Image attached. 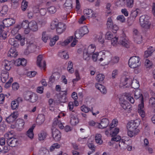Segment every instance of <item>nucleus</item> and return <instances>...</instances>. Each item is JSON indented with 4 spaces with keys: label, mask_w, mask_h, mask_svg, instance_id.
I'll use <instances>...</instances> for the list:
<instances>
[{
    "label": "nucleus",
    "mask_w": 155,
    "mask_h": 155,
    "mask_svg": "<svg viewBox=\"0 0 155 155\" xmlns=\"http://www.w3.org/2000/svg\"><path fill=\"white\" fill-rule=\"evenodd\" d=\"M134 97L136 99H140V100L141 103L138 106V112L142 117H144L145 115V112L144 111L143 98L140 90H137L135 91Z\"/></svg>",
    "instance_id": "nucleus-1"
},
{
    "label": "nucleus",
    "mask_w": 155,
    "mask_h": 155,
    "mask_svg": "<svg viewBox=\"0 0 155 155\" xmlns=\"http://www.w3.org/2000/svg\"><path fill=\"white\" fill-rule=\"evenodd\" d=\"M8 42L10 45L13 46V47L18 48L19 46L18 41L16 40L15 38H11L8 41Z\"/></svg>",
    "instance_id": "nucleus-25"
},
{
    "label": "nucleus",
    "mask_w": 155,
    "mask_h": 155,
    "mask_svg": "<svg viewBox=\"0 0 155 155\" xmlns=\"http://www.w3.org/2000/svg\"><path fill=\"white\" fill-rule=\"evenodd\" d=\"M120 105L123 109L127 112L130 111L132 109L130 104L126 101H124L121 103Z\"/></svg>",
    "instance_id": "nucleus-17"
},
{
    "label": "nucleus",
    "mask_w": 155,
    "mask_h": 155,
    "mask_svg": "<svg viewBox=\"0 0 155 155\" xmlns=\"http://www.w3.org/2000/svg\"><path fill=\"white\" fill-rule=\"evenodd\" d=\"M121 84L124 86L127 85L126 87L131 85L132 87L134 89L137 88L139 87V81L136 79H133L132 80V78H125L123 80L122 79Z\"/></svg>",
    "instance_id": "nucleus-2"
},
{
    "label": "nucleus",
    "mask_w": 155,
    "mask_h": 155,
    "mask_svg": "<svg viewBox=\"0 0 155 155\" xmlns=\"http://www.w3.org/2000/svg\"><path fill=\"white\" fill-rule=\"evenodd\" d=\"M113 25L112 20L111 17H109L107 19V27L108 28L111 29Z\"/></svg>",
    "instance_id": "nucleus-45"
},
{
    "label": "nucleus",
    "mask_w": 155,
    "mask_h": 155,
    "mask_svg": "<svg viewBox=\"0 0 155 155\" xmlns=\"http://www.w3.org/2000/svg\"><path fill=\"white\" fill-rule=\"evenodd\" d=\"M21 29V27L19 25H17L14 27L11 31V33L13 35L16 34L18 31L19 29Z\"/></svg>",
    "instance_id": "nucleus-46"
},
{
    "label": "nucleus",
    "mask_w": 155,
    "mask_h": 155,
    "mask_svg": "<svg viewBox=\"0 0 155 155\" xmlns=\"http://www.w3.org/2000/svg\"><path fill=\"white\" fill-rule=\"evenodd\" d=\"M75 74L76 76V78L74 79L73 80V81L74 83L76 81H78L80 79V78L79 77V74L78 71L76 70L75 71Z\"/></svg>",
    "instance_id": "nucleus-58"
},
{
    "label": "nucleus",
    "mask_w": 155,
    "mask_h": 155,
    "mask_svg": "<svg viewBox=\"0 0 155 155\" xmlns=\"http://www.w3.org/2000/svg\"><path fill=\"white\" fill-rule=\"evenodd\" d=\"M24 125V121L23 119H19L18 120L16 124V126H18V128L21 130L23 128Z\"/></svg>",
    "instance_id": "nucleus-32"
},
{
    "label": "nucleus",
    "mask_w": 155,
    "mask_h": 155,
    "mask_svg": "<svg viewBox=\"0 0 155 155\" xmlns=\"http://www.w3.org/2000/svg\"><path fill=\"white\" fill-rule=\"evenodd\" d=\"M139 132V130H128L127 134L130 137H133L137 135Z\"/></svg>",
    "instance_id": "nucleus-29"
},
{
    "label": "nucleus",
    "mask_w": 155,
    "mask_h": 155,
    "mask_svg": "<svg viewBox=\"0 0 155 155\" xmlns=\"http://www.w3.org/2000/svg\"><path fill=\"white\" fill-rule=\"evenodd\" d=\"M59 38L58 36L55 35L53 38H51L49 44L50 46H52L54 45L56 42L58 40Z\"/></svg>",
    "instance_id": "nucleus-41"
},
{
    "label": "nucleus",
    "mask_w": 155,
    "mask_h": 155,
    "mask_svg": "<svg viewBox=\"0 0 155 155\" xmlns=\"http://www.w3.org/2000/svg\"><path fill=\"white\" fill-rule=\"evenodd\" d=\"M58 23L55 21H53L51 22V29H54L56 28Z\"/></svg>",
    "instance_id": "nucleus-61"
},
{
    "label": "nucleus",
    "mask_w": 155,
    "mask_h": 155,
    "mask_svg": "<svg viewBox=\"0 0 155 155\" xmlns=\"http://www.w3.org/2000/svg\"><path fill=\"white\" fill-rule=\"evenodd\" d=\"M29 28L31 30L33 31H36L38 30V25L37 22L34 21L29 22Z\"/></svg>",
    "instance_id": "nucleus-18"
},
{
    "label": "nucleus",
    "mask_w": 155,
    "mask_h": 155,
    "mask_svg": "<svg viewBox=\"0 0 155 155\" xmlns=\"http://www.w3.org/2000/svg\"><path fill=\"white\" fill-rule=\"evenodd\" d=\"M52 136L54 140L56 141L59 140L61 138V134L58 129L54 128L52 129Z\"/></svg>",
    "instance_id": "nucleus-10"
},
{
    "label": "nucleus",
    "mask_w": 155,
    "mask_h": 155,
    "mask_svg": "<svg viewBox=\"0 0 155 155\" xmlns=\"http://www.w3.org/2000/svg\"><path fill=\"white\" fill-rule=\"evenodd\" d=\"M152 65V63L149 60L147 59L145 61V65L147 68H150Z\"/></svg>",
    "instance_id": "nucleus-59"
},
{
    "label": "nucleus",
    "mask_w": 155,
    "mask_h": 155,
    "mask_svg": "<svg viewBox=\"0 0 155 155\" xmlns=\"http://www.w3.org/2000/svg\"><path fill=\"white\" fill-rule=\"evenodd\" d=\"M154 49H153L152 47H149V48L147 50L145 51L144 57L145 58H148L151 55Z\"/></svg>",
    "instance_id": "nucleus-33"
},
{
    "label": "nucleus",
    "mask_w": 155,
    "mask_h": 155,
    "mask_svg": "<svg viewBox=\"0 0 155 155\" xmlns=\"http://www.w3.org/2000/svg\"><path fill=\"white\" fill-rule=\"evenodd\" d=\"M118 43L126 48L129 47V42L125 35L123 33L119 37Z\"/></svg>",
    "instance_id": "nucleus-7"
},
{
    "label": "nucleus",
    "mask_w": 155,
    "mask_h": 155,
    "mask_svg": "<svg viewBox=\"0 0 155 155\" xmlns=\"http://www.w3.org/2000/svg\"><path fill=\"white\" fill-rule=\"evenodd\" d=\"M81 109L82 111L85 113H87L90 110V108L85 105L82 106L81 107Z\"/></svg>",
    "instance_id": "nucleus-57"
},
{
    "label": "nucleus",
    "mask_w": 155,
    "mask_h": 155,
    "mask_svg": "<svg viewBox=\"0 0 155 155\" xmlns=\"http://www.w3.org/2000/svg\"><path fill=\"white\" fill-rule=\"evenodd\" d=\"M27 45L28 49L32 51H33L36 48V43L33 38L27 41Z\"/></svg>",
    "instance_id": "nucleus-14"
},
{
    "label": "nucleus",
    "mask_w": 155,
    "mask_h": 155,
    "mask_svg": "<svg viewBox=\"0 0 155 155\" xmlns=\"http://www.w3.org/2000/svg\"><path fill=\"white\" fill-rule=\"evenodd\" d=\"M105 78L104 75L102 74H100L97 75L96 79L98 82L102 81Z\"/></svg>",
    "instance_id": "nucleus-48"
},
{
    "label": "nucleus",
    "mask_w": 155,
    "mask_h": 155,
    "mask_svg": "<svg viewBox=\"0 0 155 155\" xmlns=\"http://www.w3.org/2000/svg\"><path fill=\"white\" fill-rule=\"evenodd\" d=\"M109 124V120L107 118H104L101 120L100 123H97V124L99 128L103 129L106 127Z\"/></svg>",
    "instance_id": "nucleus-8"
},
{
    "label": "nucleus",
    "mask_w": 155,
    "mask_h": 155,
    "mask_svg": "<svg viewBox=\"0 0 155 155\" xmlns=\"http://www.w3.org/2000/svg\"><path fill=\"white\" fill-rule=\"evenodd\" d=\"M96 47L95 45H89L87 49H85L84 50L87 52L92 55L94 53Z\"/></svg>",
    "instance_id": "nucleus-24"
},
{
    "label": "nucleus",
    "mask_w": 155,
    "mask_h": 155,
    "mask_svg": "<svg viewBox=\"0 0 155 155\" xmlns=\"http://www.w3.org/2000/svg\"><path fill=\"white\" fill-rule=\"evenodd\" d=\"M48 11V13L51 14H53L55 13L56 11V8L53 6H50L47 8Z\"/></svg>",
    "instance_id": "nucleus-47"
},
{
    "label": "nucleus",
    "mask_w": 155,
    "mask_h": 155,
    "mask_svg": "<svg viewBox=\"0 0 155 155\" xmlns=\"http://www.w3.org/2000/svg\"><path fill=\"white\" fill-rule=\"evenodd\" d=\"M58 55L63 59H67L69 58L68 54L65 51H61L59 52Z\"/></svg>",
    "instance_id": "nucleus-35"
},
{
    "label": "nucleus",
    "mask_w": 155,
    "mask_h": 155,
    "mask_svg": "<svg viewBox=\"0 0 155 155\" xmlns=\"http://www.w3.org/2000/svg\"><path fill=\"white\" fill-rule=\"evenodd\" d=\"M28 7V2L25 0H23L21 3V9L23 11H25Z\"/></svg>",
    "instance_id": "nucleus-54"
},
{
    "label": "nucleus",
    "mask_w": 155,
    "mask_h": 155,
    "mask_svg": "<svg viewBox=\"0 0 155 155\" xmlns=\"http://www.w3.org/2000/svg\"><path fill=\"white\" fill-rule=\"evenodd\" d=\"M59 78V74L55 73H54L49 78V81L51 83H53L55 80H58Z\"/></svg>",
    "instance_id": "nucleus-34"
},
{
    "label": "nucleus",
    "mask_w": 155,
    "mask_h": 155,
    "mask_svg": "<svg viewBox=\"0 0 155 155\" xmlns=\"http://www.w3.org/2000/svg\"><path fill=\"white\" fill-rule=\"evenodd\" d=\"M84 12L85 15H88V17H89L95 18L96 17L95 14L93 12L91 9H84Z\"/></svg>",
    "instance_id": "nucleus-20"
},
{
    "label": "nucleus",
    "mask_w": 155,
    "mask_h": 155,
    "mask_svg": "<svg viewBox=\"0 0 155 155\" xmlns=\"http://www.w3.org/2000/svg\"><path fill=\"white\" fill-rule=\"evenodd\" d=\"M28 98H27L32 103L35 102L38 99V97L36 94H31L29 95H28Z\"/></svg>",
    "instance_id": "nucleus-30"
},
{
    "label": "nucleus",
    "mask_w": 155,
    "mask_h": 155,
    "mask_svg": "<svg viewBox=\"0 0 155 155\" xmlns=\"http://www.w3.org/2000/svg\"><path fill=\"white\" fill-rule=\"evenodd\" d=\"M7 143L9 146L12 147H15L18 144V139L13 137L7 139Z\"/></svg>",
    "instance_id": "nucleus-11"
},
{
    "label": "nucleus",
    "mask_w": 155,
    "mask_h": 155,
    "mask_svg": "<svg viewBox=\"0 0 155 155\" xmlns=\"http://www.w3.org/2000/svg\"><path fill=\"white\" fill-rule=\"evenodd\" d=\"M119 58L118 57L115 56L112 58L110 62V63L111 64L114 65L117 63L119 62Z\"/></svg>",
    "instance_id": "nucleus-50"
},
{
    "label": "nucleus",
    "mask_w": 155,
    "mask_h": 155,
    "mask_svg": "<svg viewBox=\"0 0 155 155\" xmlns=\"http://www.w3.org/2000/svg\"><path fill=\"white\" fill-rule=\"evenodd\" d=\"M29 23L27 20H24L23 21L20 25H19L21 27V28H26L29 27Z\"/></svg>",
    "instance_id": "nucleus-39"
},
{
    "label": "nucleus",
    "mask_w": 155,
    "mask_h": 155,
    "mask_svg": "<svg viewBox=\"0 0 155 155\" xmlns=\"http://www.w3.org/2000/svg\"><path fill=\"white\" fill-rule=\"evenodd\" d=\"M8 9L7 6H4L2 7V10L0 11V13L2 15H5L8 11Z\"/></svg>",
    "instance_id": "nucleus-64"
},
{
    "label": "nucleus",
    "mask_w": 155,
    "mask_h": 155,
    "mask_svg": "<svg viewBox=\"0 0 155 155\" xmlns=\"http://www.w3.org/2000/svg\"><path fill=\"white\" fill-rule=\"evenodd\" d=\"M15 22V21L13 18H10L4 19L3 24L5 27H9L14 24Z\"/></svg>",
    "instance_id": "nucleus-16"
},
{
    "label": "nucleus",
    "mask_w": 155,
    "mask_h": 155,
    "mask_svg": "<svg viewBox=\"0 0 155 155\" xmlns=\"http://www.w3.org/2000/svg\"><path fill=\"white\" fill-rule=\"evenodd\" d=\"M140 22L141 26L144 28L147 29L150 28L151 23L145 15H143L140 17Z\"/></svg>",
    "instance_id": "nucleus-5"
},
{
    "label": "nucleus",
    "mask_w": 155,
    "mask_h": 155,
    "mask_svg": "<svg viewBox=\"0 0 155 155\" xmlns=\"http://www.w3.org/2000/svg\"><path fill=\"white\" fill-rule=\"evenodd\" d=\"M134 39L135 41L139 44L142 41V37L140 35H138L137 36H134Z\"/></svg>",
    "instance_id": "nucleus-51"
},
{
    "label": "nucleus",
    "mask_w": 155,
    "mask_h": 155,
    "mask_svg": "<svg viewBox=\"0 0 155 155\" xmlns=\"http://www.w3.org/2000/svg\"><path fill=\"white\" fill-rule=\"evenodd\" d=\"M117 123L118 121L117 119L113 120L112 121V123L110 124V128L111 129L116 127L117 124Z\"/></svg>",
    "instance_id": "nucleus-60"
},
{
    "label": "nucleus",
    "mask_w": 155,
    "mask_h": 155,
    "mask_svg": "<svg viewBox=\"0 0 155 155\" xmlns=\"http://www.w3.org/2000/svg\"><path fill=\"white\" fill-rule=\"evenodd\" d=\"M65 25L63 23H58L56 28V32L58 34H61L63 33L66 29Z\"/></svg>",
    "instance_id": "nucleus-13"
},
{
    "label": "nucleus",
    "mask_w": 155,
    "mask_h": 155,
    "mask_svg": "<svg viewBox=\"0 0 155 155\" xmlns=\"http://www.w3.org/2000/svg\"><path fill=\"white\" fill-rule=\"evenodd\" d=\"M61 146L58 143H55L52 145L50 147V151H53L55 149H58L60 148Z\"/></svg>",
    "instance_id": "nucleus-52"
},
{
    "label": "nucleus",
    "mask_w": 155,
    "mask_h": 155,
    "mask_svg": "<svg viewBox=\"0 0 155 155\" xmlns=\"http://www.w3.org/2000/svg\"><path fill=\"white\" fill-rule=\"evenodd\" d=\"M70 123L73 126L76 125L79 122L78 119L75 116L72 114L70 115Z\"/></svg>",
    "instance_id": "nucleus-26"
},
{
    "label": "nucleus",
    "mask_w": 155,
    "mask_h": 155,
    "mask_svg": "<svg viewBox=\"0 0 155 155\" xmlns=\"http://www.w3.org/2000/svg\"><path fill=\"white\" fill-rule=\"evenodd\" d=\"M15 48H13L12 47L10 49L8 53V56L11 57H15L18 55L17 52L15 49Z\"/></svg>",
    "instance_id": "nucleus-22"
},
{
    "label": "nucleus",
    "mask_w": 155,
    "mask_h": 155,
    "mask_svg": "<svg viewBox=\"0 0 155 155\" xmlns=\"http://www.w3.org/2000/svg\"><path fill=\"white\" fill-rule=\"evenodd\" d=\"M73 64L71 61H69L68 63V66L67 68L68 71L70 73H72L74 71L73 68Z\"/></svg>",
    "instance_id": "nucleus-40"
},
{
    "label": "nucleus",
    "mask_w": 155,
    "mask_h": 155,
    "mask_svg": "<svg viewBox=\"0 0 155 155\" xmlns=\"http://www.w3.org/2000/svg\"><path fill=\"white\" fill-rule=\"evenodd\" d=\"M91 55V54H89L85 50H84L83 58L84 60L88 61L90 59Z\"/></svg>",
    "instance_id": "nucleus-37"
},
{
    "label": "nucleus",
    "mask_w": 155,
    "mask_h": 155,
    "mask_svg": "<svg viewBox=\"0 0 155 155\" xmlns=\"http://www.w3.org/2000/svg\"><path fill=\"white\" fill-rule=\"evenodd\" d=\"M72 0H66L64 5V7L65 10L70 9L72 8Z\"/></svg>",
    "instance_id": "nucleus-23"
},
{
    "label": "nucleus",
    "mask_w": 155,
    "mask_h": 155,
    "mask_svg": "<svg viewBox=\"0 0 155 155\" xmlns=\"http://www.w3.org/2000/svg\"><path fill=\"white\" fill-rule=\"evenodd\" d=\"M45 121V118L43 115H38L37 119L36 121L39 124H42Z\"/></svg>",
    "instance_id": "nucleus-44"
},
{
    "label": "nucleus",
    "mask_w": 155,
    "mask_h": 155,
    "mask_svg": "<svg viewBox=\"0 0 155 155\" xmlns=\"http://www.w3.org/2000/svg\"><path fill=\"white\" fill-rule=\"evenodd\" d=\"M17 115V112H14L6 118V120L7 122L9 124L13 123L15 121V119L17 118L18 117Z\"/></svg>",
    "instance_id": "nucleus-15"
},
{
    "label": "nucleus",
    "mask_w": 155,
    "mask_h": 155,
    "mask_svg": "<svg viewBox=\"0 0 155 155\" xmlns=\"http://www.w3.org/2000/svg\"><path fill=\"white\" fill-rule=\"evenodd\" d=\"M95 86L103 94H106L107 93V91L105 87L101 84L99 83H96Z\"/></svg>",
    "instance_id": "nucleus-21"
},
{
    "label": "nucleus",
    "mask_w": 155,
    "mask_h": 155,
    "mask_svg": "<svg viewBox=\"0 0 155 155\" xmlns=\"http://www.w3.org/2000/svg\"><path fill=\"white\" fill-rule=\"evenodd\" d=\"M12 62L7 60H5L3 62L2 65L4 66L5 69L7 71L9 70L11 68V64Z\"/></svg>",
    "instance_id": "nucleus-28"
},
{
    "label": "nucleus",
    "mask_w": 155,
    "mask_h": 155,
    "mask_svg": "<svg viewBox=\"0 0 155 155\" xmlns=\"http://www.w3.org/2000/svg\"><path fill=\"white\" fill-rule=\"evenodd\" d=\"M18 103L16 101H13L11 102V107L13 110L15 109L18 107Z\"/></svg>",
    "instance_id": "nucleus-56"
},
{
    "label": "nucleus",
    "mask_w": 155,
    "mask_h": 155,
    "mask_svg": "<svg viewBox=\"0 0 155 155\" xmlns=\"http://www.w3.org/2000/svg\"><path fill=\"white\" fill-rule=\"evenodd\" d=\"M50 38L48 35L47 34L46 31H43L42 34V41L46 43L47 40Z\"/></svg>",
    "instance_id": "nucleus-38"
},
{
    "label": "nucleus",
    "mask_w": 155,
    "mask_h": 155,
    "mask_svg": "<svg viewBox=\"0 0 155 155\" xmlns=\"http://www.w3.org/2000/svg\"><path fill=\"white\" fill-rule=\"evenodd\" d=\"M73 39V37L72 36H70L68 38L65 40L64 41L59 42V44L63 46H65L67 45L69 43H70Z\"/></svg>",
    "instance_id": "nucleus-27"
},
{
    "label": "nucleus",
    "mask_w": 155,
    "mask_h": 155,
    "mask_svg": "<svg viewBox=\"0 0 155 155\" xmlns=\"http://www.w3.org/2000/svg\"><path fill=\"white\" fill-rule=\"evenodd\" d=\"M139 120H131L129 122L127 126L128 130H139L137 127L140 124Z\"/></svg>",
    "instance_id": "nucleus-6"
},
{
    "label": "nucleus",
    "mask_w": 155,
    "mask_h": 155,
    "mask_svg": "<svg viewBox=\"0 0 155 155\" xmlns=\"http://www.w3.org/2000/svg\"><path fill=\"white\" fill-rule=\"evenodd\" d=\"M149 103L153 108H155V98H151L149 101Z\"/></svg>",
    "instance_id": "nucleus-55"
},
{
    "label": "nucleus",
    "mask_w": 155,
    "mask_h": 155,
    "mask_svg": "<svg viewBox=\"0 0 155 155\" xmlns=\"http://www.w3.org/2000/svg\"><path fill=\"white\" fill-rule=\"evenodd\" d=\"M47 133L44 131L41 132L38 134V139L40 140H43L47 136Z\"/></svg>",
    "instance_id": "nucleus-43"
},
{
    "label": "nucleus",
    "mask_w": 155,
    "mask_h": 155,
    "mask_svg": "<svg viewBox=\"0 0 155 155\" xmlns=\"http://www.w3.org/2000/svg\"><path fill=\"white\" fill-rule=\"evenodd\" d=\"M140 59L138 56H134L130 57L129 60V65L131 68H136L141 65Z\"/></svg>",
    "instance_id": "nucleus-3"
},
{
    "label": "nucleus",
    "mask_w": 155,
    "mask_h": 155,
    "mask_svg": "<svg viewBox=\"0 0 155 155\" xmlns=\"http://www.w3.org/2000/svg\"><path fill=\"white\" fill-rule=\"evenodd\" d=\"M101 137V135L100 134H97L95 135V140L96 142L99 145H101L103 143V140Z\"/></svg>",
    "instance_id": "nucleus-31"
},
{
    "label": "nucleus",
    "mask_w": 155,
    "mask_h": 155,
    "mask_svg": "<svg viewBox=\"0 0 155 155\" xmlns=\"http://www.w3.org/2000/svg\"><path fill=\"white\" fill-rule=\"evenodd\" d=\"M117 19L118 21L122 23L125 22L126 20L125 17L122 15L118 16Z\"/></svg>",
    "instance_id": "nucleus-62"
},
{
    "label": "nucleus",
    "mask_w": 155,
    "mask_h": 155,
    "mask_svg": "<svg viewBox=\"0 0 155 155\" xmlns=\"http://www.w3.org/2000/svg\"><path fill=\"white\" fill-rule=\"evenodd\" d=\"M0 36L2 37L3 39H5L7 37V32L4 31H0Z\"/></svg>",
    "instance_id": "nucleus-63"
},
{
    "label": "nucleus",
    "mask_w": 155,
    "mask_h": 155,
    "mask_svg": "<svg viewBox=\"0 0 155 155\" xmlns=\"http://www.w3.org/2000/svg\"><path fill=\"white\" fill-rule=\"evenodd\" d=\"M140 11L139 9H137L136 10L134 11H132L131 12V14L130 15V18H132V20L130 22V19L128 20V23L129 25H131L133 23L134 19L137 16V14L140 13Z\"/></svg>",
    "instance_id": "nucleus-12"
},
{
    "label": "nucleus",
    "mask_w": 155,
    "mask_h": 155,
    "mask_svg": "<svg viewBox=\"0 0 155 155\" xmlns=\"http://www.w3.org/2000/svg\"><path fill=\"white\" fill-rule=\"evenodd\" d=\"M1 75L2 81L3 83H5L8 78L9 74L8 72L7 71H2Z\"/></svg>",
    "instance_id": "nucleus-19"
},
{
    "label": "nucleus",
    "mask_w": 155,
    "mask_h": 155,
    "mask_svg": "<svg viewBox=\"0 0 155 155\" xmlns=\"http://www.w3.org/2000/svg\"><path fill=\"white\" fill-rule=\"evenodd\" d=\"M123 138L124 137H123V138L119 141V145L120 147L124 148L125 147H126V146H125L126 145H127L126 142H127L128 140L126 141Z\"/></svg>",
    "instance_id": "nucleus-42"
},
{
    "label": "nucleus",
    "mask_w": 155,
    "mask_h": 155,
    "mask_svg": "<svg viewBox=\"0 0 155 155\" xmlns=\"http://www.w3.org/2000/svg\"><path fill=\"white\" fill-rule=\"evenodd\" d=\"M35 126H34L30 128L27 132V136L30 138L32 139L33 137L34 134L33 133V130Z\"/></svg>",
    "instance_id": "nucleus-36"
},
{
    "label": "nucleus",
    "mask_w": 155,
    "mask_h": 155,
    "mask_svg": "<svg viewBox=\"0 0 155 155\" xmlns=\"http://www.w3.org/2000/svg\"><path fill=\"white\" fill-rule=\"evenodd\" d=\"M96 38L101 43L103 44L104 42V40L103 38V34L102 33H100L96 36Z\"/></svg>",
    "instance_id": "nucleus-49"
},
{
    "label": "nucleus",
    "mask_w": 155,
    "mask_h": 155,
    "mask_svg": "<svg viewBox=\"0 0 155 155\" xmlns=\"http://www.w3.org/2000/svg\"><path fill=\"white\" fill-rule=\"evenodd\" d=\"M37 65L41 69H45L46 63L45 61L42 59V55H39L37 57Z\"/></svg>",
    "instance_id": "nucleus-9"
},
{
    "label": "nucleus",
    "mask_w": 155,
    "mask_h": 155,
    "mask_svg": "<svg viewBox=\"0 0 155 155\" xmlns=\"http://www.w3.org/2000/svg\"><path fill=\"white\" fill-rule=\"evenodd\" d=\"M89 32V30L87 27L84 26L79 29H77L75 33V36L76 38H81L84 35L87 34Z\"/></svg>",
    "instance_id": "nucleus-4"
},
{
    "label": "nucleus",
    "mask_w": 155,
    "mask_h": 155,
    "mask_svg": "<svg viewBox=\"0 0 155 155\" xmlns=\"http://www.w3.org/2000/svg\"><path fill=\"white\" fill-rule=\"evenodd\" d=\"M114 37L113 34L110 32H107L105 35V38L107 40H111Z\"/></svg>",
    "instance_id": "nucleus-53"
}]
</instances>
